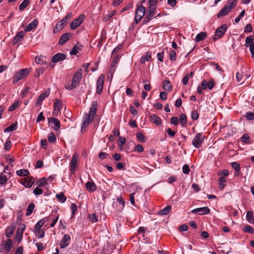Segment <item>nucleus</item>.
<instances>
[{
	"mask_svg": "<svg viewBox=\"0 0 254 254\" xmlns=\"http://www.w3.org/2000/svg\"><path fill=\"white\" fill-rule=\"evenodd\" d=\"M84 18L85 15L83 14L79 15L77 18L75 19L71 22L70 24L71 29L75 30L83 22Z\"/></svg>",
	"mask_w": 254,
	"mask_h": 254,
	"instance_id": "6e6552de",
	"label": "nucleus"
},
{
	"mask_svg": "<svg viewBox=\"0 0 254 254\" xmlns=\"http://www.w3.org/2000/svg\"><path fill=\"white\" fill-rule=\"evenodd\" d=\"M34 208L35 205L34 203H31L29 204L26 209V215L27 216L30 215L32 213Z\"/></svg>",
	"mask_w": 254,
	"mask_h": 254,
	"instance_id": "ea45409f",
	"label": "nucleus"
},
{
	"mask_svg": "<svg viewBox=\"0 0 254 254\" xmlns=\"http://www.w3.org/2000/svg\"><path fill=\"white\" fill-rule=\"evenodd\" d=\"M170 59L171 61H176L177 55L175 51L172 50L171 51L169 54Z\"/></svg>",
	"mask_w": 254,
	"mask_h": 254,
	"instance_id": "69168bd1",
	"label": "nucleus"
},
{
	"mask_svg": "<svg viewBox=\"0 0 254 254\" xmlns=\"http://www.w3.org/2000/svg\"><path fill=\"white\" fill-rule=\"evenodd\" d=\"M156 10L155 7H150L149 12L147 13L144 18V21L145 22H148L153 18L155 17V15L156 13H155V11Z\"/></svg>",
	"mask_w": 254,
	"mask_h": 254,
	"instance_id": "f8f14e48",
	"label": "nucleus"
},
{
	"mask_svg": "<svg viewBox=\"0 0 254 254\" xmlns=\"http://www.w3.org/2000/svg\"><path fill=\"white\" fill-rule=\"evenodd\" d=\"M179 120L180 123L183 127H184L187 122V118L185 114H182L180 116Z\"/></svg>",
	"mask_w": 254,
	"mask_h": 254,
	"instance_id": "c03bdc74",
	"label": "nucleus"
},
{
	"mask_svg": "<svg viewBox=\"0 0 254 254\" xmlns=\"http://www.w3.org/2000/svg\"><path fill=\"white\" fill-rule=\"evenodd\" d=\"M15 227L13 226H10L6 229L5 235L7 238H10L13 233Z\"/></svg>",
	"mask_w": 254,
	"mask_h": 254,
	"instance_id": "a19ab883",
	"label": "nucleus"
},
{
	"mask_svg": "<svg viewBox=\"0 0 254 254\" xmlns=\"http://www.w3.org/2000/svg\"><path fill=\"white\" fill-rule=\"evenodd\" d=\"M237 4V0H229L227 4L217 13V16L221 17L226 15Z\"/></svg>",
	"mask_w": 254,
	"mask_h": 254,
	"instance_id": "f03ea898",
	"label": "nucleus"
},
{
	"mask_svg": "<svg viewBox=\"0 0 254 254\" xmlns=\"http://www.w3.org/2000/svg\"><path fill=\"white\" fill-rule=\"evenodd\" d=\"M34 183V180L33 177H30L28 179H24L23 182L21 181L20 183L23 185L25 187L30 188L32 187Z\"/></svg>",
	"mask_w": 254,
	"mask_h": 254,
	"instance_id": "6ab92c4d",
	"label": "nucleus"
},
{
	"mask_svg": "<svg viewBox=\"0 0 254 254\" xmlns=\"http://www.w3.org/2000/svg\"><path fill=\"white\" fill-rule=\"evenodd\" d=\"M72 16L71 13L68 14L65 17L62 19L61 21L65 25L67 24L68 20L70 19Z\"/></svg>",
	"mask_w": 254,
	"mask_h": 254,
	"instance_id": "0e129e2a",
	"label": "nucleus"
},
{
	"mask_svg": "<svg viewBox=\"0 0 254 254\" xmlns=\"http://www.w3.org/2000/svg\"><path fill=\"white\" fill-rule=\"evenodd\" d=\"M254 38L251 36H248L246 39L245 46L247 47L250 46L252 42H254Z\"/></svg>",
	"mask_w": 254,
	"mask_h": 254,
	"instance_id": "5fc2aeb1",
	"label": "nucleus"
},
{
	"mask_svg": "<svg viewBox=\"0 0 254 254\" xmlns=\"http://www.w3.org/2000/svg\"><path fill=\"white\" fill-rule=\"evenodd\" d=\"M72 37V34L70 33H66L62 35L58 42L59 45L64 44L67 41Z\"/></svg>",
	"mask_w": 254,
	"mask_h": 254,
	"instance_id": "4468645a",
	"label": "nucleus"
},
{
	"mask_svg": "<svg viewBox=\"0 0 254 254\" xmlns=\"http://www.w3.org/2000/svg\"><path fill=\"white\" fill-rule=\"evenodd\" d=\"M45 223V221L44 219L40 220L37 224L35 225L34 227V231H36L39 230H41V228L43 226Z\"/></svg>",
	"mask_w": 254,
	"mask_h": 254,
	"instance_id": "37998d69",
	"label": "nucleus"
},
{
	"mask_svg": "<svg viewBox=\"0 0 254 254\" xmlns=\"http://www.w3.org/2000/svg\"><path fill=\"white\" fill-rule=\"evenodd\" d=\"M38 24V20L37 19L33 20L31 23H30L25 28V31L26 32H29L34 28H35Z\"/></svg>",
	"mask_w": 254,
	"mask_h": 254,
	"instance_id": "4be33fe9",
	"label": "nucleus"
},
{
	"mask_svg": "<svg viewBox=\"0 0 254 254\" xmlns=\"http://www.w3.org/2000/svg\"><path fill=\"white\" fill-rule=\"evenodd\" d=\"M82 69L81 68L78 69L77 71L73 75L71 84L65 86V88L67 90H71L78 86L82 78Z\"/></svg>",
	"mask_w": 254,
	"mask_h": 254,
	"instance_id": "f257e3e1",
	"label": "nucleus"
},
{
	"mask_svg": "<svg viewBox=\"0 0 254 254\" xmlns=\"http://www.w3.org/2000/svg\"><path fill=\"white\" fill-rule=\"evenodd\" d=\"M77 159L78 155L76 153H74L70 162V172L71 174H74L75 173Z\"/></svg>",
	"mask_w": 254,
	"mask_h": 254,
	"instance_id": "ddd939ff",
	"label": "nucleus"
},
{
	"mask_svg": "<svg viewBox=\"0 0 254 254\" xmlns=\"http://www.w3.org/2000/svg\"><path fill=\"white\" fill-rule=\"evenodd\" d=\"M50 91L48 90H46L44 93H42L38 98L36 105V106L41 105L42 102L45 100V99L48 97L49 95Z\"/></svg>",
	"mask_w": 254,
	"mask_h": 254,
	"instance_id": "a211bd4d",
	"label": "nucleus"
},
{
	"mask_svg": "<svg viewBox=\"0 0 254 254\" xmlns=\"http://www.w3.org/2000/svg\"><path fill=\"white\" fill-rule=\"evenodd\" d=\"M34 233L38 239H42L44 238L45 236V231L44 229L34 231Z\"/></svg>",
	"mask_w": 254,
	"mask_h": 254,
	"instance_id": "a18cd8bd",
	"label": "nucleus"
},
{
	"mask_svg": "<svg viewBox=\"0 0 254 254\" xmlns=\"http://www.w3.org/2000/svg\"><path fill=\"white\" fill-rule=\"evenodd\" d=\"M163 89L165 91H170L172 89V86L171 82L168 80H165L163 83Z\"/></svg>",
	"mask_w": 254,
	"mask_h": 254,
	"instance_id": "473e14b6",
	"label": "nucleus"
},
{
	"mask_svg": "<svg viewBox=\"0 0 254 254\" xmlns=\"http://www.w3.org/2000/svg\"><path fill=\"white\" fill-rule=\"evenodd\" d=\"M49 123H52L54 124V126L52 128L55 130L57 131L60 128V121L55 118H50L48 119Z\"/></svg>",
	"mask_w": 254,
	"mask_h": 254,
	"instance_id": "dca6fc26",
	"label": "nucleus"
},
{
	"mask_svg": "<svg viewBox=\"0 0 254 254\" xmlns=\"http://www.w3.org/2000/svg\"><path fill=\"white\" fill-rule=\"evenodd\" d=\"M66 58V55L62 53H58L52 58L51 61L53 63H57L59 62L64 61Z\"/></svg>",
	"mask_w": 254,
	"mask_h": 254,
	"instance_id": "2eb2a0df",
	"label": "nucleus"
},
{
	"mask_svg": "<svg viewBox=\"0 0 254 254\" xmlns=\"http://www.w3.org/2000/svg\"><path fill=\"white\" fill-rule=\"evenodd\" d=\"M227 28L228 26L226 24H223L217 28L215 31L214 40H217L221 38L227 31Z\"/></svg>",
	"mask_w": 254,
	"mask_h": 254,
	"instance_id": "0eeeda50",
	"label": "nucleus"
},
{
	"mask_svg": "<svg viewBox=\"0 0 254 254\" xmlns=\"http://www.w3.org/2000/svg\"><path fill=\"white\" fill-rule=\"evenodd\" d=\"M145 8L142 5H137V8L135 12L134 22L136 24L139 22L145 14Z\"/></svg>",
	"mask_w": 254,
	"mask_h": 254,
	"instance_id": "7ed1b4c3",
	"label": "nucleus"
},
{
	"mask_svg": "<svg viewBox=\"0 0 254 254\" xmlns=\"http://www.w3.org/2000/svg\"><path fill=\"white\" fill-rule=\"evenodd\" d=\"M62 108V103L60 100H57L55 102L54 109V112L53 115H55V113L57 111L58 112L61 110Z\"/></svg>",
	"mask_w": 254,
	"mask_h": 254,
	"instance_id": "c85d7f7f",
	"label": "nucleus"
},
{
	"mask_svg": "<svg viewBox=\"0 0 254 254\" xmlns=\"http://www.w3.org/2000/svg\"><path fill=\"white\" fill-rule=\"evenodd\" d=\"M105 80V76L104 74H101L97 81L96 83V90L97 93L100 94L102 93L103 84Z\"/></svg>",
	"mask_w": 254,
	"mask_h": 254,
	"instance_id": "1a4fd4ad",
	"label": "nucleus"
},
{
	"mask_svg": "<svg viewBox=\"0 0 254 254\" xmlns=\"http://www.w3.org/2000/svg\"><path fill=\"white\" fill-rule=\"evenodd\" d=\"M82 47V46L81 44H80L79 43H77L70 51V55H76L77 53H79L80 51L81 50Z\"/></svg>",
	"mask_w": 254,
	"mask_h": 254,
	"instance_id": "b1692460",
	"label": "nucleus"
},
{
	"mask_svg": "<svg viewBox=\"0 0 254 254\" xmlns=\"http://www.w3.org/2000/svg\"><path fill=\"white\" fill-rule=\"evenodd\" d=\"M204 137L205 136L202 133H197L192 140V145L195 148H199L204 139Z\"/></svg>",
	"mask_w": 254,
	"mask_h": 254,
	"instance_id": "39448f33",
	"label": "nucleus"
},
{
	"mask_svg": "<svg viewBox=\"0 0 254 254\" xmlns=\"http://www.w3.org/2000/svg\"><path fill=\"white\" fill-rule=\"evenodd\" d=\"M88 218L91 223H95L98 221V218L96 214L95 213L90 214L88 216Z\"/></svg>",
	"mask_w": 254,
	"mask_h": 254,
	"instance_id": "13d9d810",
	"label": "nucleus"
},
{
	"mask_svg": "<svg viewBox=\"0 0 254 254\" xmlns=\"http://www.w3.org/2000/svg\"><path fill=\"white\" fill-rule=\"evenodd\" d=\"M97 106L98 104L96 101L92 102L88 114L95 117L97 112Z\"/></svg>",
	"mask_w": 254,
	"mask_h": 254,
	"instance_id": "393cba45",
	"label": "nucleus"
},
{
	"mask_svg": "<svg viewBox=\"0 0 254 254\" xmlns=\"http://www.w3.org/2000/svg\"><path fill=\"white\" fill-rule=\"evenodd\" d=\"M71 241V238L68 234H65L60 243V246L61 249L66 248Z\"/></svg>",
	"mask_w": 254,
	"mask_h": 254,
	"instance_id": "9d476101",
	"label": "nucleus"
},
{
	"mask_svg": "<svg viewBox=\"0 0 254 254\" xmlns=\"http://www.w3.org/2000/svg\"><path fill=\"white\" fill-rule=\"evenodd\" d=\"M229 173V172L228 170L224 169L223 170L219 171L218 173V175L219 176H221V177L226 178L227 176H228Z\"/></svg>",
	"mask_w": 254,
	"mask_h": 254,
	"instance_id": "bf43d9fd",
	"label": "nucleus"
},
{
	"mask_svg": "<svg viewBox=\"0 0 254 254\" xmlns=\"http://www.w3.org/2000/svg\"><path fill=\"white\" fill-rule=\"evenodd\" d=\"M11 147V142L9 140H7L4 144V149L6 151H9Z\"/></svg>",
	"mask_w": 254,
	"mask_h": 254,
	"instance_id": "774afa93",
	"label": "nucleus"
},
{
	"mask_svg": "<svg viewBox=\"0 0 254 254\" xmlns=\"http://www.w3.org/2000/svg\"><path fill=\"white\" fill-rule=\"evenodd\" d=\"M64 25L60 21L57 23L53 29L54 33H58L63 29Z\"/></svg>",
	"mask_w": 254,
	"mask_h": 254,
	"instance_id": "72a5a7b5",
	"label": "nucleus"
},
{
	"mask_svg": "<svg viewBox=\"0 0 254 254\" xmlns=\"http://www.w3.org/2000/svg\"><path fill=\"white\" fill-rule=\"evenodd\" d=\"M16 175L20 177H26L29 175V171L26 169H21L17 170L16 172Z\"/></svg>",
	"mask_w": 254,
	"mask_h": 254,
	"instance_id": "f704fd0d",
	"label": "nucleus"
},
{
	"mask_svg": "<svg viewBox=\"0 0 254 254\" xmlns=\"http://www.w3.org/2000/svg\"><path fill=\"white\" fill-rule=\"evenodd\" d=\"M12 247V242L10 239L7 241H2L0 245V252H4L5 251L6 254H8Z\"/></svg>",
	"mask_w": 254,
	"mask_h": 254,
	"instance_id": "423d86ee",
	"label": "nucleus"
},
{
	"mask_svg": "<svg viewBox=\"0 0 254 254\" xmlns=\"http://www.w3.org/2000/svg\"><path fill=\"white\" fill-rule=\"evenodd\" d=\"M85 187L86 190L90 192H92L95 191L97 189V187L95 183L92 181H88L86 183Z\"/></svg>",
	"mask_w": 254,
	"mask_h": 254,
	"instance_id": "412c9836",
	"label": "nucleus"
},
{
	"mask_svg": "<svg viewBox=\"0 0 254 254\" xmlns=\"http://www.w3.org/2000/svg\"><path fill=\"white\" fill-rule=\"evenodd\" d=\"M112 58H113V61L111 64V65L112 66H115L116 64L119 62V55H115L114 56H111Z\"/></svg>",
	"mask_w": 254,
	"mask_h": 254,
	"instance_id": "052dcab7",
	"label": "nucleus"
},
{
	"mask_svg": "<svg viewBox=\"0 0 254 254\" xmlns=\"http://www.w3.org/2000/svg\"><path fill=\"white\" fill-rule=\"evenodd\" d=\"M37 183L38 184L39 187H43L47 184V180L46 178L43 177L42 178L40 179Z\"/></svg>",
	"mask_w": 254,
	"mask_h": 254,
	"instance_id": "49530a36",
	"label": "nucleus"
},
{
	"mask_svg": "<svg viewBox=\"0 0 254 254\" xmlns=\"http://www.w3.org/2000/svg\"><path fill=\"white\" fill-rule=\"evenodd\" d=\"M243 231L244 232L253 234L254 233V228L250 225H246L243 228Z\"/></svg>",
	"mask_w": 254,
	"mask_h": 254,
	"instance_id": "09e8293b",
	"label": "nucleus"
},
{
	"mask_svg": "<svg viewBox=\"0 0 254 254\" xmlns=\"http://www.w3.org/2000/svg\"><path fill=\"white\" fill-rule=\"evenodd\" d=\"M49 142L50 143H55L56 141V137L53 132H50L48 136Z\"/></svg>",
	"mask_w": 254,
	"mask_h": 254,
	"instance_id": "3c124183",
	"label": "nucleus"
},
{
	"mask_svg": "<svg viewBox=\"0 0 254 254\" xmlns=\"http://www.w3.org/2000/svg\"><path fill=\"white\" fill-rule=\"evenodd\" d=\"M47 58L46 57L40 55L39 56H37L35 58V61L37 64H41V65H46L48 64V62H47Z\"/></svg>",
	"mask_w": 254,
	"mask_h": 254,
	"instance_id": "aec40b11",
	"label": "nucleus"
},
{
	"mask_svg": "<svg viewBox=\"0 0 254 254\" xmlns=\"http://www.w3.org/2000/svg\"><path fill=\"white\" fill-rule=\"evenodd\" d=\"M191 118L192 120L196 121L199 118V114L196 110H193L191 113Z\"/></svg>",
	"mask_w": 254,
	"mask_h": 254,
	"instance_id": "6e6d98bb",
	"label": "nucleus"
},
{
	"mask_svg": "<svg viewBox=\"0 0 254 254\" xmlns=\"http://www.w3.org/2000/svg\"><path fill=\"white\" fill-rule=\"evenodd\" d=\"M19 105V102L18 101H16L14 103L11 105L8 108V111H13L16 109Z\"/></svg>",
	"mask_w": 254,
	"mask_h": 254,
	"instance_id": "864d4df0",
	"label": "nucleus"
},
{
	"mask_svg": "<svg viewBox=\"0 0 254 254\" xmlns=\"http://www.w3.org/2000/svg\"><path fill=\"white\" fill-rule=\"evenodd\" d=\"M250 76V74L245 73L244 72H242L241 73L237 72L236 73L237 81L240 82L242 81V78H245V79H247Z\"/></svg>",
	"mask_w": 254,
	"mask_h": 254,
	"instance_id": "bb28decb",
	"label": "nucleus"
},
{
	"mask_svg": "<svg viewBox=\"0 0 254 254\" xmlns=\"http://www.w3.org/2000/svg\"><path fill=\"white\" fill-rule=\"evenodd\" d=\"M123 45L122 44L117 46L113 50L112 55V56H114L115 55H118V52L122 48Z\"/></svg>",
	"mask_w": 254,
	"mask_h": 254,
	"instance_id": "680f3d73",
	"label": "nucleus"
},
{
	"mask_svg": "<svg viewBox=\"0 0 254 254\" xmlns=\"http://www.w3.org/2000/svg\"><path fill=\"white\" fill-rule=\"evenodd\" d=\"M246 118L249 121L254 120V111L248 112L245 115Z\"/></svg>",
	"mask_w": 254,
	"mask_h": 254,
	"instance_id": "603ef678",
	"label": "nucleus"
},
{
	"mask_svg": "<svg viewBox=\"0 0 254 254\" xmlns=\"http://www.w3.org/2000/svg\"><path fill=\"white\" fill-rule=\"evenodd\" d=\"M231 166L235 170V175L236 176H239L240 171V164L236 162H234L231 163Z\"/></svg>",
	"mask_w": 254,
	"mask_h": 254,
	"instance_id": "7c9ffc66",
	"label": "nucleus"
},
{
	"mask_svg": "<svg viewBox=\"0 0 254 254\" xmlns=\"http://www.w3.org/2000/svg\"><path fill=\"white\" fill-rule=\"evenodd\" d=\"M23 38V31L18 32L16 35L14 37L12 41L13 45H15L18 42L21 41Z\"/></svg>",
	"mask_w": 254,
	"mask_h": 254,
	"instance_id": "5701e85b",
	"label": "nucleus"
},
{
	"mask_svg": "<svg viewBox=\"0 0 254 254\" xmlns=\"http://www.w3.org/2000/svg\"><path fill=\"white\" fill-rule=\"evenodd\" d=\"M30 0H24L19 6L20 11L23 10L30 3Z\"/></svg>",
	"mask_w": 254,
	"mask_h": 254,
	"instance_id": "79ce46f5",
	"label": "nucleus"
},
{
	"mask_svg": "<svg viewBox=\"0 0 254 254\" xmlns=\"http://www.w3.org/2000/svg\"><path fill=\"white\" fill-rule=\"evenodd\" d=\"M5 170L3 171L1 173H0V185L4 186L5 185L7 181V178L5 175H2L3 173H5Z\"/></svg>",
	"mask_w": 254,
	"mask_h": 254,
	"instance_id": "c9c22d12",
	"label": "nucleus"
},
{
	"mask_svg": "<svg viewBox=\"0 0 254 254\" xmlns=\"http://www.w3.org/2000/svg\"><path fill=\"white\" fill-rule=\"evenodd\" d=\"M24 228L22 229L21 230L18 229L16 235H15V239L17 241V242L18 243H20L22 238V234L23 233Z\"/></svg>",
	"mask_w": 254,
	"mask_h": 254,
	"instance_id": "58836bf2",
	"label": "nucleus"
},
{
	"mask_svg": "<svg viewBox=\"0 0 254 254\" xmlns=\"http://www.w3.org/2000/svg\"><path fill=\"white\" fill-rule=\"evenodd\" d=\"M97 106L98 104L96 101L92 102L88 114L95 117L97 112Z\"/></svg>",
	"mask_w": 254,
	"mask_h": 254,
	"instance_id": "a878e982",
	"label": "nucleus"
},
{
	"mask_svg": "<svg viewBox=\"0 0 254 254\" xmlns=\"http://www.w3.org/2000/svg\"><path fill=\"white\" fill-rule=\"evenodd\" d=\"M207 34L205 32H200L198 33L195 38V42H198L199 41L203 40L206 37Z\"/></svg>",
	"mask_w": 254,
	"mask_h": 254,
	"instance_id": "4c0bfd02",
	"label": "nucleus"
},
{
	"mask_svg": "<svg viewBox=\"0 0 254 254\" xmlns=\"http://www.w3.org/2000/svg\"><path fill=\"white\" fill-rule=\"evenodd\" d=\"M241 139V141L243 142L249 143L250 142V140L251 139H250V136L248 134H244L242 136Z\"/></svg>",
	"mask_w": 254,
	"mask_h": 254,
	"instance_id": "e2e57ef3",
	"label": "nucleus"
},
{
	"mask_svg": "<svg viewBox=\"0 0 254 254\" xmlns=\"http://www.w3.org/2000/svg\"><path fill=\"white\" fill-rule=\"evenodd\" d=\"M171 206L170 205H167L163 209L157 212V214L159 215H165L169 213L171 210Z\"/></svg>",
	"mask_w": 254,
	"mask_h": 254,
	"instance_id": "2f4dec72",
	"label": "nucleus"
},
{
	"mask_svg": "<svg viewBox=\"0 0 254 254\" xmlns=\"http://www.w3.org/2000/svg\"><path fill=\"white\" fill-rule=\"evenodd\" d=\"M151 59V55L150 52H147L145 55L141 57L140 59V63L144 64L146 61H150Z\"/></svg>",
	"mask_w": 254,
	"mask_h": 254,
	"instance_id": "c756f323",
	"label": "nucleus"
},
{
	"mask_svg": "<svg viewBox=\"0 0 254 254\" xmlns=\"http://www.w3.org/2000/svg\"><path fill=\"white\" fill-rule=\"evenodd\" d=\"M44 68L43 67L36 69L35 76L36 77H39L41 74H42L44 72Z\"/></svg>",
	"mask_w": 254,
	"mask_h": 254,
	"instance_id": "338daca9",
	"label": "nucleus"
},
{
	"mask_svg": "<svg viewBox=\"0 0 254 254\" xmlns=\"http://www.w3.org/2000/svg\"><path fill=\"white\" fill-rule=\"evenodd\" d=\"M150 120L157 126H159L161 124V120L160 117L155 115H151L149 117Z\"/></svg>",
	"mask_w": 254,
	"mask_h": 254,
	"instance_id": "cd10ccee",
	"label": "nucleus"
},
{
	"mask_svg": "<svg viewBox=\"0 0 254 254\" xmlns=\"http://www.w3.org/2000/svg\"><path fill=\"white\" fill-rule=\"evenodd\" d=\"M17 123L13 124L4 129V132H11L17 129Z\"/></svg>",
	"mask_w": 254,
	"mask_h": 254,
	"instance_id": "de8ad7c7",
	"label": "nucleus"
},
{
	"mask_svg": "<svg viewBox=\"0 0 254 254\" xmlns=\"http://www.w3.org/2000/svg\"><path fill=\"white\" fill-rule=\"evenodd\" d=\"M246 220L251 224H254V218L252 211H248L246 214Z\"/></svg>",
	"mask_w": 254,
	"mask_h": 254,
	"instance_id": "e433bc0d",
	"label": "nucleus"
},
{
	"mask_svg": "<svg viewBox=\"0 0 254 254\" xmlns=\"http://www.w3.org/2000/svg\"><path fill=\"white\" fill-rule=\"evenodd\" d=\"M94 117L87 114L85 115L84 119L83 121L82 127H86L89 124H91L94 120Z\"/></svg>",
	"mask_w": 254,
	"mask_h": 254,
	"instance_id": "f3484780",
	"label": "nucleus"
},
{
	"mask_svg": "<svg viewBox=\"0 0 254 254\" xmlns=\"http://www.w3.org/2000/svg\"><path fill=\"white\" fill-rule=\"evenodd\" d=\"M56 197L58 198L59 201L62 203H64L65 201L66 198L64 196L63 193L61 192L56 194Z\"/></svg>",
	"mask_w": 254,
	"mask_h": 254,
	"instance_id": "8fccbe9b",
	"label": "nucleus"
},
{
	"mask_svg": "<svg viewBox=\"0 0 254 254\" xmlns=\"http://www.w3.org/2000/svg\"><path fill=\"white\" fill-rule=\"evenodd\" d=\"M30 71L28 68L21 69L17 72L13 78V83L14 84L18 82L20 80L23 79L29 73Z\"/></svg>",
	"mask_w": 254,
	"mask_h": 254,
	"instance_id": "20e7f679",
	"label": "nucleus"
},
{
	"mask_svg": "<svg viewBox=\"0 0 254 254\" xmlns=\"http://www.w3.org/2000/svg\"><path fill=\"white\" fill-rule=\"evenodd\" d=\"M136 137L137 139L141 142H144L145 141V136L141 132H137L136 134Z\"/></svg>",
	"mask_w": 254,
	"mask_h": 254,
	"instance_id": "4d7b16f0",
	"label": "nucleus"
},
{
	"mask_svg": "<svg viewBox=\"0 0 254 254\" xmlns=\"http://www.w3.org/2000/svg\"><path fill=\"white\" fill-rule=\"evenodd\" d=\"M191 212L197 215H204L210 213V209L207 207H199L191 210Z\"/></svg>",
	"mask_w": 254,
	"mask_h": 254,
	"instance_id": "9b49d317",
	"label": "nucleus"
}]
</instances>
